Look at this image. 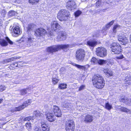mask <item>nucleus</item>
Masks as SVG:
<instances>
[{
	"label": "nucleus",
	"instance_id": "41",
	"mask_svg": "<svg viewBox=\"0 0 131 131\" xmlns=\"http://www.w3.org/2000/svg\"><path fill=\"white\" fill-rule=\"evenodd\" d=\"M26 126L27 129L30 130L31 128V124L30 123H27L26 124Z\"/></svg>",
	"mask_w": 131,
	"mask_h": 131
},
{
	"label": "nucleus",
	"instance_id": "7",
	"mask_svg": "<svg viewBox=\"0 0 131 131\" xmlns=\"http://www.w3.org/2000/svg\"><path fill=\"white\" fill-rule=\"evenodd\" d=\"M96 54L101 57L106 56L107 54V50L106 48L102 47H98L96 49Z\"/></svg>",
	"mask_w": 131,
	"mask_h": 131
},
{
	"label": "nucleus",
	"instance_id": "6",
	"mask_svg": "<svg viewBox=\"0 0 131 131\" xmlns=\"http://www.w3.org/2000/svg\"><path fill=\"white\" fill-rule=\"evenodd\" d=\"M110 48L112 52L115 54L119 53L121 52V47L119 44L117 42H113L110 46Z\"/></svg>",
	"mask_w": 131,
	"mask_h": 131
},
{
	"label": "nucleus",
	"instance_id": "13",
	"mask_svg": "<svg viewBox=\"0 0 131 131\" xmlns=\"http://www.w3.org/2000/svg\"><path fill=\"white\" fill-rule=\"evenodd\" d=\"M6 39L7 42L4 39L1 40H0V45L4 47L7 46L8 45V42L10 45L13 44V42L10 40L8 37H6Z\"/></svg>",
	"mask_w": 131,
	"mask_h": 131
},
{
	"label": "nucleus",
	"instance_id": "58",
	"mask_svg": "<svg viewBox=\"0 0 131 131\" xmlns=\"http://www.w3.org/2000/svg\"><path fill=\"white\" fill-rule=\"evenodd\" d=\"M98 12H99L97 10H96L95 11V13H97Z\"/></svg>",
	"mask_w": 131,
	"mask_h": 131
},
{
	"label": "nucleus",
	"instance_id": "57",
	"mask_svg": "<svg viewBox=\"0 0 131 131\" xmlns=\"http://www.w3.org/2000/svg\"><path fill=\"white\" fill-rule=\"evenodd\" d=\"M23 38H21V39H20V40H19V41H21V40L23 41Z\"/></svg>",
	"mask_w": 131,
	"mask_h": 131
},
{
	"label": "nucleus",
	"instance_id": "10",
	"mask_svg": "<svg viewBox=\"0 0 131 131\" xmlns=\"http://www.w3.org/2000/svg\"><path fill=\"white\" fill-rule=\"evenodd\" d=\"M118 40L122 45H125L128 42V40L125 36L124 34H119L118 36Z\"/></svg>",
	"mask_w": 131,
	"mask_h": 131
},
{
	"label": "nucleus",
	"instance_id": "4",
	"mask_svg": "<svg viewBox=\"0 0 131 131\" xmlns=\"http://www.w3.org/2000/svg\"><path fill=\"white\" fill-rule=\"evenodd\" d=\"M51 29L53 31H50L49 35L50 36L55 35L56 32H58L60 31L59 30L61 28V27L59 24L56 21H54L51 23Z\"/></svg>",
	"mask_w": 131,
	"mask_h": 131
},
{
	"label": "nucleus",
	"instance_id": "60",
	"mask_svg": "<svg viewBox=\"0 0 131 131\" xmlns=\"http://www.w3.org/2000/svg\"><path fill=\"white\" fill-rule=\"evenodd\" d=\"M2 24L0 22V26H2Z\"/></svg>",
	"mask_w": 131,
	"mask_h": 131
},
{
	"label": "nucleus",
	"instance_id": "33",
	"mask_svg": "<svg viewBox=\"0 0 131 131\" xmlns=\"http://www.w3.org/2000/svg\"><path fill=\"white\" fill-rule=\"evenodd\" d=\"M98 60V59L96 58L95 57H93L91 59V61L93 64H96L97 63Z\"/></svg>",
	"mask_w": 131,
	"mask_h": 131
},
{
	"label": "nucleus",
	"instance_id": "43",
	"mask_svg": "<svg viewBox=\"0 0 131 131\" xmlns=\"http://www.w3.org/2000/svg\"><path fill=\"white\" fill-rule=\"evenodd\" d=\"M82 12L80 10H78L77 11L74 13V15L75 17H78L81 14Z\"/></svg>",
	"mask_w": 131,
	"mask_h": 131
},
{
	"label": "nucleus",
	"instance_id": "27",
	"mask_svg": "<svg viewBox=\"0 0 131 131\" xmlns=\"http://www.w3.org/2000/svg\"><path fill=\"white\" fill-rule=\"evenodd\" d=\"M18 59V58H17L16 57H12L4 60V63L10 62L12 61H14L15 59Z\"/></svg>",
	"mask_w": 131,
	"mask_h": 131
},
{
	"label": "nucleus",
	"instance_id": "56",
	"mask_svg": "<svg viewBox=\"0 0 131 131\" xmlns=\"http://www.w3.org/2000/svg\"><path fill=\"white\" fill-rule=\"evenodd\" d=\"M130 42L131 43V34L130 35Z\"/></svg>",
	"mask_w": 131,
	"mask_h": 131
},
{
	"label": "nucleus",
	"instance_id": "5",
	"mask_svg": "<svg viewBox=\"0 0 131 131\" xmlns=\"http://www.w3.org/2000/svg\"><path fill=\"white\" fill-rule=\"evenodd\" d=\"M85 52L84 49H80L76 51L75 58L77 60L83 62L85 56Z\"/></svg>",
	"mask_w": 131,
	"mask_h": 131
},
{
	"label": "nucleus",
	"instance_id": "30",
	"mask_svg": "<svg viewBox=\"0 0 131 131\" xmlns=\"http://www.w3.org/2000/svg\"><path fill=\"white\" fill-rule=\"evenodd\" d=\"M18 66V64L17 63L12 64L9 67V68L11 70H14Z\"/></svg>",
	"mask_w": 131,
	"mask_h": 131
},
{
	"label": "nucleus",
	"instance_id": "22",
	"mask_svg": "<svg viewBox=\"0 0 131 131\" xmlns=\"http://www.w3.org/2000/svg\"><path fill=\"white\" fill-rule=\"evenodd\" d=\"M26 45L27 47H30L32 45L33 40L31 38H28L26 39Z\"/></svg>",
	"mask_w": 131,
	"mask_h": 131
},
{
	"label": "nucleus",
	"instance_id": "17",
	"mask_svg": "<svg viewBox=\"0 0 131 131\" xmlns=\"http://www.w3.org/2000/svg\"><path fill=\"white\" fill-rule=\"evenodd\" d=\"M41 126L43 131H49V127L48 124L46 123L44 120H42L41 122Z\"/></svg>",
	"mask_w": 131,
	"mask_h": 131
},
{
	"label": "nucleus",
	"instance_id": "35",
	"mask_svg": "<svg viewBox=\"0 0 131 131\" xmlns=\"http://www.w3.org/2000/svg\"><path fill=\"white\" fill-rule=\"evenodd\" d=\"M17 13L14 10H11L8 12V15L10 17L17 15Z\"/></svg>",
	"mask_w": 131,
	"mask_h": 131
},
{
	"label": "nucleus",
	"instance_id": "55",
	"mask_svg": "<svg viewBox=\"0 0 131 131\" xmlns=\"http://www.w3.org/2000/svg\"><path fill=\"white\" fill-rule=\"evenodd\" d=\"M64 69V68H62L60 69V71H62V70Z\"/></svg>",
	"mask_w": 131,
	"mask_h": 131
},
{
	"label": "nucleus",
	"instance_id": "44",
	"mask_svg": "<svg viewBox=\"0 0 131 131\" xmlns=\"http://www.w3.org/2000/svg\"><path fill=\"white\" fill-rule=\"evenodd\" d=\"M101 4V0H98L96 3V6L97 8L99 7Z\"/></svg>",
	"mask_w": 131,
	"mask_h": 131
},
{
	"label": "nucleus",
	"instance_id": "49",
	"mask_svg": "<svg viewBox=\"0 0 131 131\" xmlns=\"http://www.w3.org/2000/svg\"><path fill=\"white\" fill-rule=\"evenodd\" d=\"M32 118V117L31 116L25 118L24 119V121H29V120L31 119Z\"/></svg>",
	"mask_w": 131,
	"mask_h": 131
},
{
	"label": "nucleus",
	"instance_id": "32",
	"mask_svg": "<svg viewBox=\"0 0 131 131\" xmlns=\"http://www.w3.org/2000/svg\"><path fill=\"white\" fill-rule=\"evenodd\" d=\"M125 83L130 84L131 83V77L129 75H128L126 78Z\"/></svg>",
	"mask_w": 131,
	"mask_h": 131
},
{
	"label": "nucleus",
	"instance_id": "20",
	"mask_svg": "<svg viewBox=\"0 0 131 131\" xmlns=\"http://www.w3.org/2000/svg\"><path fill=\"white\" fill-rule=\"evenodd\" d=\"M93 120V117L91 115H87L84 117V122L85 123H90Z\"/></svg>",
	"mask_w": 131,
	"mask_h": 131
},
{
	"label": "nucleus",
	"instance_id": "8",
	"mask_svg": "<svg viewBox=\"0 0 131 131\" xmlns=\"http://www.w3.org/2000/svg\"><path fill=\"white\" fill-rule=\"evenodd\" d=\"M66 129L67 131H74L75 124L73 121L68 120L66 123Z\"/></svg>",
	"mask_w": 131,
	"mask_h": 131
},
{
	"label": "nucleus",
	"instance_id": "46",
	"mask_svg": "<svg viewBox=\"0 0 131 131\" xmlns=\"http://www.w3.org/2000/svg\"><path fill=\"white\" fill-rule=\"evenodd\" d=\"M39 0H29V2L30 3L34 4L36 3H38L39 1Z\"/></svg>",
	"mask_w": 131,
	"mask_h": 131
},
{
	"label": "nucleus",
	"instance_id": "26",
	"mask_svg": "<svg viewBox=\"0 0 131 131\" xmlns=\"http://www.w3.org/2000/svg\"><path fill=\"white\" fill-rule=\"evenodd\" d=\"M103 72L107 76H110L112 75V72L108 69H105L103 71Z\"/></svg>",
	"mask_w": 131,
	"mask_h": 131
},
{
	"label": "nucleus",
	"instance_id": "11",
	"mask_svg": "<svg viewBox=\"0 0 131 131\" xmlns=\"http://www.w3.org/2000/svg\"><path fill=\"white\" fill-rule=\"evenodd\" d=\"M118 40L122 45H125L128 42V40L125 36L124 34H119L118 36Z\"/></svg>",
	"mask_w": 131,
	"mask_h": 131
},
{
	"label": "nucleus",
	"instance_id": "39",
	"mask_svg": "<svg viewBox=\"0 0 131 131\" xmlns=\"http://www.w3.org/2000/svg\"><path fill=\"white\" fill-rule=\"evenodd\" d=\"M67 85L65 84H59V88L61 89H64L67 88Z\"/></svg>",
	"mask_w": 131,
	"mask_h": 131
},
{
	"label": "nucleus",
	"instance_id": "3",
	"mask_svg": "<svg viewBox=\"0 0 131 131\" xmlns=\"http://www.w3.org/2000/svg\"><path fill=\"white\" fill-rule=\"evenodd\" d=\"M70 15L69 12L66 10L62 9L60 10L58 14L57 18L61 21L67 20Z\"/></svg>",
	"mask_w": 131,
	"mask_h": 131
},
{
	"label": "nucleus",
	"instance_id": "25",
	"mask_svg": "<svg viewBox=\"0 0 131 131\" xmlns=\"http://www.w3.org/2000/svg\"><path fill=\"white\" fill-rule=\"evenodd\" d=\"M61 107L69 109L71 108V106L69 103L67 102H63L61 105Z\"/></svg>",
	"mask_w": 131,
	"mask_h": 131
},
{
	"label": "nucleus",
	"instance_id": "14",
	"mask_svg": "<svg viewBox=\"0 0 131 131\" xmlns=\"http://www.w3.org/2000/svg\"><path fill=\"white\" fill-rule=\"evenodd\" d=\"M57 34L58 35L57 36V39L58 41L64 40L66 39V36L64 32L59 31Z\"/></svg>",
	"mask_w": 131,
	"mask_h": 131
},
{
	"label": "nucleus",
	"instance_id": "53",
	"mask_svg": "<svg viewBox=\"0 0 131 131\" xmlns=\"http://www.w3.org/2000/svg\"><path fill=\"white\" fill-rule=\"evenodd\" d=\"M106 129L107 131H109L110 129V127L108 126H106Z\"/></svg>",
	"mask_w": 131,
	"mask_h": 131
},
{
	"label": "nucleus",
	"instance_id": "45",
	"mask_svg": "<svg viewBox=\"0 0 131 131\" xmlns=\"http://www.w3.org/2000/svg\"><path fill=\"white\" fill-rule=\"evenodd\" d=\"M6 88L4 85H0V91H3L5 90Z\"/></svg>",
	"mask_w": 131,
	"mask_h": 131
},
{
	"label": "nucleus",
	"instance_id": "51",
	"mask_svg": "<svg viewBox=\"0 0 131 131\" xmlns=\"http://www.w3.org/2000/svg\"><path fill=\"white\" fill-rule=\"evenodd\" d=\"M34 131H41V130L40 128L36 127L34 129Z\"/></svg>",
	"mask_w": 131,
	"mask_h": 131
},
{
	"label": "nucleus",
	"instance_id": "12",
	"mask_svg": "<svg viewBox=\"0 0 131 131\" xmlns=\"http://www.w3.org/2000/svg\"><path fill=\"white\" fill-rule=\"evenodd\" d=\"M46 33V30L42 28H39L35 31V35L38 37L42 36Z\"/></svg>",
	"mask_w": 131,
	"mask_h": 131
},
{
	"label": "nucleus",
	"instance_id": "38",
	"mask_svg": "<svg viewBox=\"0 0 131 131\" xmlns=\"http://www.w3.org/2000/svg\"><path fill=\"white\" fill-rule=\"evenodd\" d=\"M127 98L125 96H122L119 99V100L120 102H126L127 101Z\"/></svg>",
	"mask_w": 131,
	"mask_h": 131
},
{
	"label": "nucleus",
	"instance_id": "29",
	"mask_svg": "<svg viewBox=\"0 0 131 131\" xmlns=\"http://www.w3.org/2000/svg\"><path fill=\"white\" fill-rule=\"evenodd\" d=\"M114 21V20H113L106 25L105 27L104 28V30H107L108 28H109L111 25L113 24Z\"/></svg>",
	"mask_w": 131,
	"mask_h": 131
},
{
	"label": "nucleus",
	"instance_id": "1",
	"mask_svg": "<svg viewBox=\"0 0 131 131\" xmlns=\"http://www.w3.org/2000/svg\"><path fill=\"white\" fill-rule=\"evenodd\" d=\"M92 81L94 86L98 89L103 88L105 84V81L102 77L98 74L93 77Z\"/></svg>",
	"mask_w": 131,
	"mask_h": 131
},
{
	"label": "nucleus",
	"instance_id": "40",
	"mask_svg": "<svg viewBox=\"0 0 131 131\" xmlns=\"http://www.w3.org/2000/svg\"><path fill=\"white\" fill-rule=\"evenodd\" d=\"M97 63L100 65H102L106 63V61L103 60L98 59Z\"/></svg>",
	"mask_w": 131,
	"mask_h": 131
},
{
	"label": "nucleus",
	"instance_id": "36",
	"mask_svg": "<svg viewBox=\"0 0 131 131\" xmlns=\"http://www.w3.org/2000/svg\"><path fill=\"white\" fill-rule=\"evenodd\" d=\"M58 77L56 76L54 77L53 76L52 79V82L53 84H57L59 81V80L58 79Z\"/></svg>",
	"mask_w": 131,
	"mask_h": 131
},
{
	"label": "nucleus",
	"instance_id": "52",
	"mask_svg": "<svg viewBox=\"0 0 131 131\" xmlns=\"http://www.w3.org/2000/svg\"><path fill=\"white\" fill-rule=\"evenodd\" d=\"M124 58L123 56L122 55L120 56L117 57V58L118 59H122Z\"/></svg>",
	"mask_w": 131,
	"mask_h": 131
},
{
	"label": "nucleus",
	"instance_id": "37",
	"mask_svg": "<svg viewBox=\"0 0 131 131\" xmlns=\"http://www.w3.org/2000/svg\"><path fill=\"white\" fill-rule=\"evenodd\" d=\"M120 28V26L118 24H116L114 25L113 28V32L114 33L116 32L117 31V30H118Z\"/></svg>",
	"mask_w": 131,
	"mask_h": 131
},
{
	"label": "nucleus",
	"instance_id": "16",
	"mask_svg": "<svg viewBox=\"0 0 131 131\" xmlns=\"http://www.w3.org/2000/svg\"><path fill=\"white\" fill-rule=\"evenodd\" d=\"M53 111L55 115L57 117L61 116V111L59 108L56 106H54L53 107Z\"/></svg>",
	"mask_w": 131,
	"mask_h": 131
},
{
	"label": "nucleus",
	"instance_id": "47",
	"mask_svg": "<svg viewBox=\"0 0 131 131\" xmlns=\"http://www.w3.org/2000/svg\"><path fill=\"white\" fill-rule=\"evenodd\" d=\"M1 13L2 16L4 17L6 14V12L4 10H2L1 11Z\"/></svg>",
	"mask_w": 131,
	"mask_h": 131
},
{
	"label": "nucleus",
	"instance_id": "21",
	"mask_svg": "<svg viewBox=\"0 0 131 131\" xmlns=\"http://www.w3.org/2000/svg\"><path fill=\"white\" fill-rule=\"evenodd\" d=\"M87 44L89 46L94 47L97 45V42L94 40H90L87 41Z\"/></svg>",
	"mask_w": 131,
	"mask_h": 131
},
{
	"label": "nucleus",
	"instance_id": "24",
	"mask_svg": "<svg viewBox=\"0 0 131 131\" xmlns=\"http://www.w3.org/2000/svg\"><path fill=\"white\" fill-rule=\"evenodd\" d=\"M35 25L33 24H31L28 25L27 28V30L28 32H29L35 28Z\"/></svg>",
	"mask_w": 131,
	"mask_h": 131
},
{
	"label": "nucleus",
	"instance_id": "23",
	"mask_svg": "<svg viewBox=\"0 0 131 131\" xmlns=\"http://www.w3.org/2000/svg\"><path fill=\"white\" fill-rule=\"evenodd\" d=\"M34 114L36 117H39V118L38 119H40L42 118L43 114L40 113L38 111H35L34 113Z\"/></svg>",
	"mask_w": 131,
	"mask_h": 131
},
{
	"label": "nucleus",
	"instance_id": "54",
	"mask_svg": "<svg viewBox=\"0 0 131 131\" xmlns=\"http://www.w3.org/2000/svg\"><path fill=\"white\" fill-rule=\"evenodd\" d=\"M3 99H0V103L2 102L3 101Z\"/></svg>",
	"mask_w": 131,
	"mask_h": 131
},
{
	"label": "nucleus",
	"instance_id": "42",
	"mask_svg": "<svg viewBox=\"0 0 131 131\" xmlns=\"http://www.w3.org/2000/svg\"><path fill=\"white\" fill-rule=\"evenodd\" d=\"M105 107L106 109L108 110H110L112 108V106L110 104L108 103H107L105 104Z\"/></svg>",
	"mask_w": 131,
	"mask_h": 131
},
{
	"label": "nucleus",
	"instance_id": "9",
	"mask_svg": "<svg viewBox=\"0 0 131 131\" xmlns=\"http://www.w3.org/2000/svg\"><path fill=\"white\" fill-rule=\"evenodd\" d=\"M31 102V100H28L24 102L21 105L14 108V110L15 111H20L30 105Z\"/></svg>",
	"mask_w": 131,
	"mask_h": 131
},
{
	"label": "nucleus",
	"instance_id": "2",
	"mask_svg": "<svg viewBox=\"0 0 131 131\" xmlns=\"http://www.w3.org/2000/svg\"><path fill=\"white\" fill-rule=\"evenodd\" d=\"M70 46L68 44L60 45L57 46H53L48 47L47 49V51L50 53H53L58 51L61 49L64 50L68 49Z\"/></svg>",
	"mask_w": 131,
	"mask_h": 131
},
{
	"label": "nucleus",
	"instance_id": "48",
	"mask_svg": "<svg viewBox=\"0 0 131 131\" xmlns=\"http://www.w3.org/2000/svg\"><path fill=\"white\" fill-rule=\"evenodd\" d=\"M127 105H131V100L130 99H127L126 102Z\"/></svg>",
	"mask_w": 131,
	"mask_h": 131
},
{
	"label": "nucleus",
	"instance_id": "59",
	"mask_svg": "<svg viewBox=\"0 0 131 131\" xmlns=\"http://www.w3.org/2000/svg\"><path fill=\"white\" fill-rule=\"evenodd\" d=\"M115 0L117 2H118L119 1V0Z\"/></svg>",
	"mask_w": 131,
	"mask_h": 131
},
{
	"label": "nucleus",
	"instance_id": "19",
	"mask_svg": "<svg viewBox=\"0 0 131 131\" xmlns=\"http://www.w3.org/2000/svg\"><path fill=\"white\" fill-rule=\"evenodd\" d=\"M20 32V30L19 27L18 26H16L13 29L12 33L13 36H16L18 35H19Z\"/></svg>",
	"mask_w": 131,
	"mask_h": 131
},
{
	"label": "nucleus",
	"instance_id": "31",
	"mask_svg": "<svg viewBox=\"0 0 131 131\" xmlns=\"http://www.w3.org/2000/svg\"><path fill=\"white\" fill-rule=\"evenodd\" d=\"M28 88L23 89L20 91V94L22 95H24L27 93V91L28 89Z\"/></svg>",
	"mask_w": 131,
	"mask_h": 131
},
{
	"label": "nucleus",
	"instance_id": "15",
	"mask_svg": "<svg viewBox=\"0 0 131 131\" xmlns=\"http://www.w3.org/2000/svg\"><path fill=\"white\" fill-rule=\"evenodd\" d=\"M68 8L72 10L76 8V6L74 2L73 1H69L67 3Z\"/></svg>",
	"mask_w": 131,
	"mask_h": 131
},
{
	"label": "nucleus",
	"instance_id": "50",
	"mask_svg": "<svg viewBox=\"0 0 131 131\" xmlns=\"http://www.w3.org/2000/svg\"><path fill=\"white\" fill-rule=\"evenodd\" d=\"M85 87V85H82L79 88V90L81 91L84 89Z\"/></svg>",
	"mask_w": 131,
	"mask_h": 131
},
{
	"label": "nucleus",
	"instance_id": "34",
	"mask_svg": "<svg viewBox=\"0 0 131 131\" xmlns=\"http://www.w3.org/2000/svg\"><path fill=\"white\" fill-rule=\"evenodd\" d=\"M121 111L126 112H128L129 113H131V110L128 109L124 107H121L120 109Z\"/></svg>",
	"mask_w": 131,
	"mask_h": 131
},
{
	"label": "nucleus",
	"instance_id": "28",
	"mask_svg": "<svg viewBox=\"0 0 131 131\" xmlns=\"http://www.w3.org/2000/svg\"><path fill=\"white\" fill-rule=\"evenodd\" d=\"M72 65L80 69L85 70L86 69V67L84 66H82L79 64H77L74 63H72Z\"/></svg>",
	"mask_w": 131,
	"mask_h": 131
},
{
	"label": "nucleus",
	"instance_id": "18",
	"mask_svg": "<svg viewBox=\"0 0 131 131\" xmlns=\"http://www.w3.org/2000/svg\"><path fill=\"white\" fill-rule=\"evenodd\" d=\"M46 118L48 121L50 122H53L55 120V117L53 114L50 112L47 114Z\"/></svg>",
	"mask_w": 131,
	"mask_h": 131
}]
</instances>
